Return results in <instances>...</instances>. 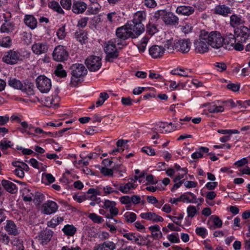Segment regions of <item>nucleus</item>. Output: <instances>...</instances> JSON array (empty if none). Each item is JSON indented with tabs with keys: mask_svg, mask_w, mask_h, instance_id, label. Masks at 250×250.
Listing matches in <instances>:
<instances>
[{
	"mask_svg": "<svg viewBox=\"0 0 250 250\" xmlns=\"http://www.w3.org/2000/svg\"><path fill=\"white\" fill-rule=\"evenodd\" d=\"M100 171L104 176L112 177L113 176V169L103 167L100 169Z\"/></svg>",
	"mask_w": 250,
	"mask_h": 250,
	"instance_id": "3c124183",
	"label": "nucleus"
},
{
	"mask_svg": "<svg viewBox=\"0 0 250 250\" xmlns=\"http://www.w3.org/2000/svg\"><path fill=\"white\" fill-rule=\"evenodd\" d=\"M140 216L142 219L150 220L153 222H163L164 221V219L162 217L157 215L154 212H143L141 213Z\"/></svg>",
	"mask_w": 250,
	"mask_h": 250,
	"instance_id": "6ab92c4d",
	"label": "nucleus"
},
{
	"mask_svg": "<svg viewBox=\"0 0 250 250\" xmlns=\"http://www.w3.org/2000/svg\"><path fill=\"white\" fill-rule=\"evenodd\" d=\"M190 46L191 42L189 39L178 40L174 43L175 50L184 54L189 51Z\"/></svg>",
	"mask_w": 250,
	"mask_h": 250,
	"instance_id": "1a4fd4ad",
	"label": "nucleus"
},
{
	"mask_svg": "<svg viewBox=\"0 0 250 250\" xmlns=\"http://www.w3.org/2000/svg\"><path fill=\"white\" fill-rule=\"evenodd\" d=\"M122 39L118 38L113 39L109 41L108 42L111 43L113 45H114L115 47L117 46V49H122L123 46L126 45V43L125 41L122 40Z\"/></svg>",
	"mask_w": 250,
	"mask_h": 250,
	"instance_id": "58836bf2",
	"label": "nucleus"
},
{
	"mask_svg": "<svg viewBox=\"0 0 250 250\" xmlns=\"http://www.w3.org/2000/svg\"><path fill=\"white\" fill-rule=\"evenodd\" d=\"M88 217L94 223H101L103 221V219L102 217L97 215L94 213H90Z\"/></svg>",
	"mask_w": 250,
	"mask_h": 250,
	"instance_id": "8fccbe9b",
	"label": "nucleus"
},
{
	"mask_svg": "<svg viewBox=\"0 0 250 250\" xmlns=\"http://www.w3.org/2000/svg\"><path fill=\"white\" fill-rule=\"evenodd\" d=\"M34 85L32 83H30L28 85H23L21 90L22 92H25L28 95H33L34 94Z\"/></svg>",
	"mask_w": 250,
	"mask_h": 250,
	"instance_id": "c03bdc74",
	"label": "nucleus"
},
{
	"mask_svg": "<svg viewBox=\"0 0 250 250\" xmlns=\"http://www.w3.org/2000/svg\"><path fill=\"white\" fill-rule=\"evenodd\" d=\"M206 39L205 37L204 33L201 30L199 39L194 42V50L196 53L204 54L208 51L209 44H208Z\"/></svg>",
	"mask_w": 250,
	"mask_h": 250,
	"instance_id": "7ed1b4c3",
	"label": "nucleus"
},
{
	"mask_svg": "<svg viewBox=\"0 0 250 250\" xmlns=\"http://www.w3.org/2000/svg\"><path fill=\"white\" fill-rule=\"evenodd\" d=\"M89 19L88 17H83L81 18L78 22L77 26L82 28L86 26Z\"/></svg>",
	"mask_w": 250,
	"mask_h": 250,
	"instance_id": "0e129e2a",
	"label": "nucleus"
},
{
	"mask_svg": "<svg viewBox=\"0 0 250 250\" xmlns=\"http://www.w3.org/2000/svg\"><path fill=\"white\" fill-rule=\"evenodd\" d=\"M205 37L208 41V43L214 49H219L223 46L224 39L218 31H212L208 33L205 30H202Z\"/></svg>",
	"mask_w": 250,
	"mask_h": 250,
	"instance_id": "f257e3e1",
	"label": "nucleus"
},
{
	"mask_svg": "<svg viewBox=\"0 0 250 250\" xmlns=\"http://www.w3.org/2000/svg\"><path fill=\"white\" fill-rule=\"evenodd\" d=\"M53 235V232L52 230L45 229L41 231L36 238L38 239L40 244L44 245L50 241Z\"/></svg>",
	"mask_w": 250,
	"mask_h": 250,
	"instance_id": "2eb2a0df",
	"label": "nucleus"
},
{
	"mask_svg": "<svg viewBox=\"0 0 250 250\" xmlns=\"http://www.w3.org/2000/svg\"><path fill=\"white\" fill-rule=\"evenodd\" d=\"M115 248L116 245L114 242L107 241L95 247L93 250H114Z\"/></svg>",
	"mask_w": 250,
	"mask_h": 250,
	"instance_id": "4be33fe9",
	"label": "nucleus"
},
{
	"mask_svg": "<svg viewBox=\"0 0 250 250\" xmlns=\"http://www.w3.org/2000/svg\"><path fill=\"white\" fill-rule=\"evenodd\" d=\"M8 84L11 87L16 89L21 90L23 86L22 83L19 80L16 78H10L8 81Z\"/></svg>",
	"mask_w": 250,
	"mask_h": 250,
	"instance_id": "473e14b6",
	"label": "nucleus"
},
{
	"mask_svg": "<svg viewBox=\"0 0 250 250\" xmlns=\"http://www.w3.org/2000/svg\"><path fill=\"white\" fill-rule=\"evenodd\" d=\"M103 191L105 194H108L112 193H118L119 192L118 190L114 189L113 188L108 186L104 187Z\"/></svg>",
	"mask_w": 250,
	"mask_h": 250,
	"instance_id": "680f3d73",
	"label": "nucleus"
},
{
	"mask_svg": "<svg viewBox=\"0 0 250 250\" xmlns=\"http://www.w3.org/2000/svg\"><path fill=\"white\" fill-rule=\"evenodd\" d=\"M227 87L234 92H237L239 90L240 84L239 83H229L227 85Z\"/></svg>",
	"mask_w": 250,
	"mask_h": 250,
	"instance_id": "774afa93",
	"label": "nucleus"
},
{
	"mask_svg": "<svg viewBox=\"0 0 250 250\" xmlns=\"http://www.w3.org/2000/svg\"><path fill=\"white\" fill-rule=\"evenodd\" d=\"M68 53L62 45L56 47L52 53V57L54 60L57 62H63L67 59Z\"/></svg>",
	"mask_w": 250,
	"mask_h": 250,
	"instance_id": "6e6552de",
	"label": "nucleus"
},
{
	"mask_svg": "<svg viewBox=\"0 0 250 250\" xmlns=\"http://www.w3.org/2000/svg\"><path fill=\"white\" fill-rule=\"evenodd\" d=\"M210 219H212L214 225L216 227V228H220L222 227V221L218 216L216 215H212L210 217Z\"/></svg>",
	"mask_w": 250,
	"mask_h": 250,
	"instance_id": "864d4df0",
	"label": "nucleus"
},
{
	"mask_svg": "<svg viewBox=\"0 0 250 250\" xmlns=\"http://www.w3.org/2000/svg\"><path fill=\"white\" fill-rule=\"evenodd\" d=\"M24 22L27 26L32 29H34L37 27V21L32 15H26L24 16Z\"/></svg>",
	"mask_w": 250,
	"mask_h": 250,
	"instance_id": "bb28decb",
	"label": "nucleus"
},
{
	"mask_svg": "<svg viewBox=\"0 0 250 250\" xmlns=\"http://www.w3.org/2000/svg\"><path fill=\"white\" fill-rule=\"evenodd\" d=\"M75 38L81 43H84L87 39V33L84 31L80 30L77 31L75 34Z\"/></svg>",
	"mask_w": 250,
	"mask_h": 250,
	"instance_id": "4c0bfd02",
	"label": "nucleus"
},
{
	"mask_svg": "<svg viewBox=\"0 0 250 250\" xmlns=\"http://www.w3.org/2000/svg\"><path fill=\"white\" fill-rule=\"evenodd\" d=\"M196 233L202 238H205L207 234V229L203 227H198L195 229Z\"/></svg>",
	"mask_w": 250,
	"mask_h": 250,
	"instance_id": "4d7b16f0",
	"label": "nucleus"
},
{
	"mask_svg": "<svg viewBox=\"0 0 250 250\" xmlns=\"http://www.w3.org/2000/svg\"><path fill=\"white\" fill-rule=\"evenodd\" d=\"M122 235L129 241H134L135 243L138 244H141L139 242V238L141 237L140 235H136L135 233L133 232H127L126 230H123L122 231L120 230Z\"/></svg>",
	"mask_w": 250,
	"mask_h": 250,
	"instance_id": "b1692460",
	"label": "nucleus"
},
{
	"mask_svg": "<svg viewBox=\"0 0 250 250\" xmlns=\"http://www.w3.org/2000/svg\"><path fill=\"white\" fill-rule=\"evenodd\" d=\"M87 4L82 0H73L72 11L76 14L83 13L87 9Z\"/></svg>",
	"mask_w": 250,
	"mask_h": 250,
	"instance_id": "f8f14e48",
	"label": "nucleus"
},
{
	"mask_svg": "<svg viewBox=\"0 0 250 250\" xmlns=\"http://www.w3.org/2000/svg\"><path fill=\"white\" fill-rule=\"evenodd\" d=\"M36 82L37 88L42 93L48 92L51 87L50 80L44 76H39Z\"/></svg>",
	"mask_w": 250,
	"mask_h": 250,
	"instance_id": "20e7f679",
	"label": "nucleus"
},
{
	"mask_svg": "<svg viewBox=\"0 0 250 250\" xmlns=\"http://www.w3.org/2000/svg\"><path fill=\"white\" fill-rule=\"evenodd\" d=\"M244 23L245 21L241 16L233 14L230 17L229 24L233 28H235L240 25L243 24Z\"/></svg>",
	"mask_w": 250,
	"mask_h": 250,
	"instance_id": "5701e85b",
	"label": "nucleus"
},
{
	"mask_svg": "<svg viewBox=\"0 0 250 250\" xmlns=\"http://www.w3.org/2000/svg\"><path fill=\"white\" fill-rule=\"evenodd\" d=\"M127 23L129 24V28L131 29L130 31L132 39L137 38L145 31V26L142 23L136 24L130 22Z\"/></svg>",
	"mask_w": 250,
	"mask_h": 250,
	"instance_id": "9b49d317",
	"label": "nucleus"
},
{
	"mask_svg": "<svg viewBox=\"0 0 250 250\" xmlns=\"http://www.w3.org/2000/svg\"><path fill=\"white\" fill-rule=\"evenodd\" d=\"M163 21L166 25H176L179 23V18L171 12H166Z\"/></svg>",
	"mask_w": 250,
	"mask_h": 250,
	"instance_id": "a211bd4d",
	"label": "nucleus"
},
{
	"mask_svg": "<svg viewBox=\"0 0 250 250\" xmlns=\"http://www.w3.org/2000/svg\"><path fill=\"white\" fill-rule=\"evenodd\" d=\"M170 73L173 75L188 77L191 76L190 74L191 73V71L190 69L178 67L172 70Z\"/></svg>",
	"mask_w": 250,
	"mask_h": 250,
	"instance_id": "393cba45",
	"label": "nucleus"
},
{
	"mask_svg": "<svg viewBox=\"0 0 250 250\" xmlns=\"http://www.w3.org/2000/svg\"><path fill=\"white\" fill-rule=\"evenodd\" d=\"M124 217L126 222L132 223L136 219V215L132 212H127L124 214Z\"/></svg>",
	"mask_w": 250,
	"mask_h": 250,
	"instance_id": "79ce46f5",
	"label": "nucleus"
},
{
	"mask_svg": "<svg viewBox=\"0 0 250 250\" xmlns=\"http://www.w3.org/2000/svg\"><path fill=\"white\" fill-rule=\"evenodd\" d=\"M0 242L8 245L10 242V238L6 233H2L0 234Z\"/></svg>",
	"mask_w": 250,
	"mask_h": 250,
	"instance_id": "13d9d810",
	"label": "nucleus"
},
{
	"mask_svg": "<svg viewBox=\"0 0 250 250\" xmlns=\"http://www.w3.org/2000/svg\"><path fill=\"white\" fill-rule=\"evenodd\" d=\"M233 33L235 34L236 37L241 39L242 42H245L250 35L249 28L244 26L236 28L233 30Z\"/></svg>",
	"mask_w": 250,
	"mask_h": 250,
	"instance_id": "ddd939ff",
	"label": "nucleus"
},
{
	"mask_svg": "<svg viewBox=\"0 0 250 250\" xmlns=\"http://www.w3.org/2000/svg\"><path fill=\"white\" fill-rule=\"evenodd\" d=\"M4 229L10 235L15 236L20 233L17 226L12 220H7Z\"/></svg>",
	"mask_w": 250,
	"mask_h": 250,
	"instance_id": "aec40b11",
	"label": "nucleus"
},
{
	"mask_svg": "<svg viewBox=\"0 0 250 250\" xmlns=\"http://www.w3.org/2000/svg\"><path fill=\"white\" fill-rule=\"evenodd\" d=\"M167 239L173 243H177L180 242L178 233H172L167 236Z\"/></svg>",
	"mask_w": 250,
	"mask_h": 250,
	"instance_id": "5fc2aeb1",
	"label": "nucleus"
},
{
	"mask_svg": "<svg viewBox=\"0 0 250 250\" xmlns=\"http://www.w3.org/2000/svg\"><path fill=\"white\" fill-rule=\"evenodd\" d=\"M209 104L208 108V111L209 113H215L222 112L224 111V108L222 106H217L215 104H210L209 103H207L202 105V106H206Z\"/></svg>",
	"mask_w": 250,
	"mask_h": 250,
	"instance_id": "72a5a7b5",
	"label": "nucleus"
},
{
	"mask_svg": "<svg viewBox=\"0 0 250 250\" xmlns=\"http://www.w3.org/2000/svg\"><path fill=\"white\" fill-rule=\"evenodd\" d=\"M142 151L148 155L154 156L155 155L154 149L150 147H143L142 148Z\"/></svg>",
	"mask_w": 250,
	"mask_h": 250,
	"instance_id": "052dcab7",
	"label": "nucleus"
},
{
	"mask_svg": "<svg viewBox=\"0 0 250 250\" xmlns=\"http://www.w3.org/2000/svg\"><path fill=\"white\" fill-rule=\"evenodd\" d=\"M12 45V41L9 36L3 38L0 41V45L2 47L8 48Z\"/></svg>",
	"mask_w": 250,
	"mask_h": 250,
	"instance_id": "37998d69",
	"label": "nucleus"
},
{
	"mask_svg": "<svg viewBox=\"0 0 250 250\" xmlns=\"http://www.w3.org/2000/svg\"><path fill=\"white\" fill-rule=\"evenodd\" d=\"M60 3L62 7L67 10L72 8V3L71 0H61Z\"/></svg>",
	"mask_w": 250,
	"mask_h": 250,
	"instance_id": "603ef678",
	"label": "nucleus"
},
{
	"mask_svg": "<svg viewBox=\"0 0 250 250\" xmlns=\"http://www.w3.org/2000/svg\"><path fill=\"white\" fill-rule=\"evenodd\" d=\"M165 48L162 46L154 45L149 49V54L153 59H159L162 58L165 52Z\"/></svg>",
	"mask_w": 250,
	"mask_h": 250,
	"instance_id": "4468645a",
	"label": "nucleus"
},
{
	"mask_svg": "<svg viewBox=\"0 0 250 250\" xmlns=\"http://www.w3.org/2000/svg\"><path fill=\"white\" fill-rule=\"evenodd\" d=\"M13 146L10 141H7L5 139L0 141V148L2 150H5Z\"/></svg>",
	"mask_w": 250,
	"mask_h": 250,
	"instance_id": "a18cd8bd",
	"label": "nucleus"
},
{
	"mask_svg": "<svg viewBox=\"0 0 250 250\" xmlns=\"http://www.w3.org/2000/svg\"><path fill=\"white\" fill-rule=\"evenodd\" d=\"M1 184L5 189L11 193H15L17 191L16 185L9 181L3 180Z\"/></svg>",
	"mask_w": 250,
	"mask_h": 250,
	"instance_id": "cd10ccee",
	"label": "nucleus"
},
{
	"mask_svg": "<svg viewBox=\"0 0 250 250\" xmlns=\"http://www.w3.org/2000/svg\"><path fill=\"white\" fill-rule=\"evenodd\" d=\"M232 10L225 5H219L215 8V12L217 14L223 16H227L229 14L231 13Z\"/></svg>",
	"mask_w": 250,
	"mask_h": 250,
	"instance_id": "2f4dec72",
	"label": "nucleus"
},
{
	"mask_svg": "<svg viewBox=\"0 0 250 250\" xmlns=\"http://www.w3.org/2000/svg\"><path fill=\"white\" fill-rule=\"evenodd\" d=\"M62 230L65 235L73 236L76 232V228L72 225H66L64 226Z\"/></svg>",
	"mask_w": 250,
	"mask_h": 250,
	"instance_id": "c9c22d12",
	"label": "nucleus"
},
{
	"mask_svg": "<svg viewBox=\"0 0 250 250\" xmlns=\"http://www.w3.org/2000/svg\"><path fill=\"white\" fill-rule=\"evenodd\" d=\"M48 6L50 8L57 12L59 14H64V11L62 10L59 3L55 0L49 2Z\"/></svg>",
	"mask_w": 250,
	"mask_h": 250,
	"instance_id": "f704fd0d",
	"label": "nucleus"
},
{
	"mask_svg": "<svg viewBox=\"0 0 250 250\" xmlns=\"http://www.w3.org/2000/svg\"><path fill=\"white\" fill-rule=\"evenodd\" d=\"M94 4L95 3H92V4L90 6L88 9L89 12L91 14L93 15L97 14L100 10V6H94Z\"/></svg>",
	"mask_w": 250,
	"mask_h": 250,
	"instance_id": "69168bd1",
	"label": "nucleus"
},
{
	"mask_svg": "<svg viewBox=\"0 0 250 250\" xmlns=\"http://www.w3.org/2000/svg\"><path fill=\"white\" fill-rule=\"evenodd\" d=\"M21 60V53L18 50L10 49L3 53L2 61L8 64L14 65Z\"/></svg>",
	"mask_w": 250,
	"mask_h": 250,
	"instance_id": "f03ea898",
	"label": "nucleus"
},
{
	"mask_svg": "<svg viewBox=\"0 0 250 250\" xmlns=\"http://www.w3.org/2000/svg\"><path fill=\"white\" fill-rule=\"evenodd\" d=\"M15 24L13 22L5 20V22L2 24L0 30L1 32L10 33L15 30Z\"/></svg>",
	"mask_w": 250,
	"mask_h": 250,
	"instance_id": "a878e982",
	"label": "nucleus"
},
{
	"mask_svg": "<svg viewBox=\"0 0 250 250\" xmlns=\"http://www.w3.org/2000/svg\"><path fill=\"white\" fill-rule=\"evenodd\" d=\"M71 69L72 76L71 84L75 85L73 82V78H78L85 75L87 73V70L83 65L79 63L73 64L71 66Z\"/></svg>",
	"mask_w": 250,
	"mask_h": 250,
	"instance_id": "0eeeda50",
	"label": "nucleus"
},
{
	"mask_svg": "<svg viewBox=\"0 0 250 250\" xmlns=\"http://www.w3.org/2000/svg\"><path fill=\"white\" fill-rule=\"evenodd\" d=\"M131 29L129 28V24L127 23L124 26L120 27L116 29V36L118 38L121 39L122 40H126L129 38H131Z\"/></svg>",
	"mask_w": 250,
	"mask_h": 250,
	"instance_id": "9d476101",
	"label": "nucleus"
},
{
	"mask_svg": "<svg viewBox=\"0 0 250 250\" xmlns=\"http://www.w3.org/2000/svg\"><path fill=\"white\" fill-rule=\"evenodd\" d=\"M48 49V46L46 43H35L32 46L33 52L38 55L46 53Z\"/></svg>",
	"mask_w": 250,
	"mask_h": 250,
	"instance_id": "dca6fc26",
	"label": "nucleus"
},
{
	"mask_svg": "<svg viewBox=\"0 0 250 250\" xmlns=\"http://www.w3.org/2000/svg\"><path fill=\"white\" fill-rule=\"evenodd\" d=\"M117 49V47H115L109 42H107L104 48V51L106 54L105 60L109 62H112L115 59H116L118 56Z\"/></svg>",
	"mask_w": 250,
	"mask_h": 250,
	"instance_id": "423d86ee",
	"label": "nucleus"
},
{
	"mask_svg": "<svg viewBox=\"0 0 250 250\" xmlns=\"http://www.w3.org/2000/svg\"><path fill=\"white\" fill-rule=\"evenodd\" d=\"M85 63L90 71L94 72L101 68V59L98 56H90L85 60Z\"/></svg>",
	"mask_w": 250,
	"mask_h": 250,
	"instance_id": "39448f33",
	"label": "nucleus"
},
{
	"mask_svg": "<svg viewBox=\"0 0 250 250\" xmlns=\"http://www.w3.org/2000/svg\"><path fill=\"white\" fill-rule=\"evenodd\" d=\"M187 213L189 217L192 218L197 213V210L195 207L189 206L187 208Z\"/></svg>",
	"mask_w": 250,
	"mask_h": 250,
	"instance_id": "6e6d98bb",
	"label": "nucleus"
},
{
	"mask_svg": "<svg viewBox=\"0 0 250 250\" xmlns=\"http://www.w3.org/2000/svg\"><path fill=\"white\" fill-rule=\"evenodd\" d=\"M148 40L149 39L147 37H144L141 40L138 46V48L140 51L143 52L145 50Z\"/></svg>",
	"mask_w": 250,
	"mask_h": 250,
	"instance_id": "49530a36",
	"label": "nucleus"
},
{
	"mask_svg": "<svg viewBox=\"0 0 250 250\" xmlns=\"http://www.w3.org/2000/svg\"><path fill=\"white\" fill-rule=\"evenodd\" d=\"M135 188L133 184L128 182L125 184H120L119 190L123 193H128L131 190L135 189Z\"/></svg>",
	"mask_w": 250,
	"mask_h": 250,
	"instance_id": "c756f323",
	"label": "nucleus"
},
{
	"mask_svg": "<svg viewBox=\"0 0 250 250\" xmlns=\"http://www.w3.org/2000/svg\"><path fill=\"white\" fill-rule=\"evenodd\" d=\"M229 45L232 47L233 49L237 51H242L244 48V45L238 42H237L236 41H235L234 44L233 43Z\"/></svg>",
	"mask_w": 250,
	"mask_h": 250,
	"instance_id": "338daca9",
	"label": "nucleus"
},
{
	"mask_svg": "<svg viewBox=\"0 0 250 250\" xmlns=\"http://www.w3.org/2000/svg\"><path fill=\"white\" fill-rule=\"evenodd\" d=\"M54 74L58 77L61 78H65L67 76V73L63 69V65L62 64L57 65L54 70Z\"/></svg>",
	"mask_w": 250,
	"mask_h": 250,
	"instance_id": "7c9ffc66",
	"label": "nucleus"
},
{
	"mask_svg": "<svg viewBox=\"0 0 250 250\" xmlns=\"http://www.w3.org/2000/svg\"><path fill=\"white\" fill-rule=\"evenodd\" d=\"M146 31L150 35H153L158 31L156 25L149 23L146 27Z\"/></svg>",
	"mask_w": 250,
	"mask_h": 250,
	"instance_id": "de8ad7c7",
	"label": "nucleus"
},
{
	"mask_svg": "<svg viewBox=\"0 0 250 250\" xmlns=\"http://www.w3.org/2000/svg\"><path fill=\"white\" fill-rule=\"evenodd\" d=\"M58 205L54 201H48L42 205L43 213L50 214L55 212L58 209Z\"/></svg>",
	"mask_w": 250,
	"mask_h": 250,
	"instance_id": "f3484780",
	"label": "nucleus"
},
{
	"mask_svg": "<svg viewBox=\"0 0 250 250\" xmlns=\"http://www.w3.org/2000/svg\"><path fill=\"white\" fill-rule=\"evenodd\" d=\"M57 34L58 38L60 40H62L65 38L66 36V32L65 31L64 26H62L58 30Z\"/></svg>",
	"mask_w": 250,
	"mask_h": 250,
	"instance_id": "bf43d9fd",
	"label": "nucleus"
},
{
	"mask_svg": "<svg viewBox=\"0 0 250 250\" xmlns=\"http://www.w3.org/2000/svg\"><path fill=\"white\" fill-rule=\"evenodd\" d=\"M182 31L185 34L190 32L192 30V26L190 23H186L185 25L181 26Z\"/></svg>",
	"mask_w": 250,
	"mask_h": 250,
	"instance_id": "e2e57ef3",
	"label": "nucleus"
},
{
	"mask_svg": "<svg viewBox=\"0 0 250 250\" xmlns=\"http://www.w3.org/2000/svg\"><path fill=\"white\" fill-rule=\"evenodd\" d=\"M226 40L227 42V44L228 45L232 44H234L235 41H236V37L235 34H232L230 32H227L225 34Z\"/></svg>",
	"mask_w": 250,
	"mask_h": 250,
	"instance_id": "a19ab883",
	"label": "nucleus"
},
{
	"mask_svg": "<svg viewBox=\"0 0 250 250\" xmlns=\"http://www.w3.org/2000/svg\"><path fill=\"white\" fill-rule=\"evenodd\" d=\"M22 198L25 202H31L32 201L34 195L31 190L27 188H24L22 190Z\"/></svg>",
	"mask_w": 250,
	"mask_h": 250,
	"instance_id": "e433bc0d",
	"label": "nucleus"
},
{
	"mask_svg": "<svg viewBox=\"0 0 250 250\" xmlns=\"http://www.w3.org/2000/svg\"><path fill=\"white\" fill-rule=\"evenodd\" d=\"M12 244L16 247V250H24L23 242L21 239L15 237L12 240Z\"/></svg>",
	"mask_w": 250,
	"mask_h": 250,
	"instance_id": "ea45409f",
	"label": "nucleus"
},
{
	"mask_svg": "<svg viewBox=\"0 0 250 250\" xmlns=\"http://www.w3.org/2000/svg\"><path fill=\"white\" fill-rule=\"evenodd\" d=\"M194 8L192 6L187 5H181L178 6L176 12L178 14H181L184 16H189L194 12Z\"/></svg>",
	"mask_w": 250,
	"mask_h": 250,
	"instance_id": "412c9836",
	"label": "nucleus"
},
{
	"mask_svg": "<svg viewBox=\"0 0 250 250\" xmlns=\"http://www.w3.org/2000/svg\"><path fill=\"white\" fill-rule=\"evenodd\" d=\"M146 17V13L144 11H138L134 15L133 19L129 21L134 23H142V21H145Z\"/></svg>",
	"mask_w": 250,
	"mask_h": 250,
	"instance_id": "c85d7f7f",
	"label": "nucleus"
},
{
	"mask_svg": "<svg viewBox=\"0 0 250 250\" xmlns=\"http://www.w3.org/2000/svg\"><path fill=\"white\" fill-rule=\"evenodd\" d=\"M165 49L167 50L168 52L173 53L175 49L174 47V44H173L172 41L171 40H167L165 43L164 47Z\"/></svg>",
	"mask_w": 250,
	"mask_h": 250,
	"instance_id": "09e8293b",
	"label": "nucleus"
}]
</instances>
